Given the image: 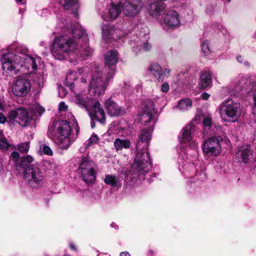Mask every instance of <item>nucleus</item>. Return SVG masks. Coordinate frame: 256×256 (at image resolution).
<instances>
[{
	"instance_id": "nucleus-1",
	"label": "nucleus",
	"mask_w": 256,
	"mask_h": 256,
	"mask_svg": "<svg viewBox=\"0 0 256 256\" xmlns=\"http://www.w3.org/2000/svg\"><path fill=\"white\" fill-rule=\"evenodd\" d=\"M28 50L24 46H19L16 48L15 54L8 52L4 54L0 59L2 68L4 72H20L26 75L35 72L42 62L38 56L28 55Z\"/></svg>"
},
{
	"instance_id": "nucleus-2",
	"label": "nucleus",
	"mask_w": 256,
	"mask_h": 256,
	"mask_svg": "<svg viewBox=\"0 0 256 256\" xmlns=\"http://www.w3.org/2000/svg\"><path fill=\"white\" fill-rule=\"evenodd\" d=\"M88 70L86 68L78 69V70L68 72L66 78V82L70 88L73 92H75L74 98V102L82 108L86 110H88L90 106L94 103V99L88 96L82 94H76V90H79L78 84L80 82L86 85L88 72Z\"/></svg>"
},
{
	"instance_id": "nucleus-3",
	"label": "nucleus",
	"mask_w": 256,
	"mask_h": 256,
	"mask_svg": "<svg viewBox=\"0 0 256 256\" xmlns=\"http://www.w3.org/2000/svg\"><path fill=\"white\" fill-rule=\"evenodd\" d=\"M79 42L80 40L61 34L54 38L50 48L51 53L56 60H62L69 57L72 60V56H75L78 50Z\"/></svg>"
},
{
	"instance_id": "nucleus-4",
	"label": "nucleus",
	"mask_w": 256,
	"mask_h": 256,
	"mask_svg": "<svg viewBox=\"0 0 256 256\" xmlns=\"http://www.w3.org/2000/svg\"><path fill=\"white\" fill-rule=\"evenodd\" d=\"M70 131L66 120L56 121L50 125L48 134L60 148L66 150L72 142L70 138Z\"/></svg>"
},
{
	"instance_id": "nucleus-5",
	"label": "nucleus",
	"mask_w": 256,
	"mask_h": 256,
	"mask_svg": "<svg viewBox=\"0 0 256 256\" xmlns=\"http://www.w3.org/2000/svg\"><path fill=\"white\" fill-rule=\"evenodd\" d=\"M218 109L220 118L225 122H237L240 115V104L232 100L224 101Z\"/></svg>"
},
{
	"instance_id": "nucleus-6",
	"label": "nucleus",
	"mask_w": 256,
	"mask_h": 256,
	"mask_svg": "<svg viewBox=\"0 0 256 256\" xmlns=\"http://www.w3.org/2000/svg\"><path fill=\"white\" fill-rule=\"evenodd\" d=\"M92 71L90 92L94 94L95 96H99L104 94L109 80L112 78H109L108 72H106L107 74L104 78L103 74L100 71L99 68L96 66H94Z\"/></svg>"
},
{
	"instance_id": "nucleus-7",
	"label": "nucleus",
	"mask_w": 256,
	"mask_h": 256,
	"mask_svg": "<svg viewBox=\"0 0 256 256\" xmlns=\"http://www.w3.org/2000/svg\"><path fill=\"white\" fill-rule=\"evenodd\" d=\"M137 154L132 166L131 174H144L146 173L152 167L149 153L145 150L144 152H140L137 150Z\"/></svg>"
},
{
	"instance_id": "nucleus-8",
	"label": "nucleus",
	"mask_w": 256,
	"mask_h": 256,
	"mask_svg": "<svg viewBox=\"0 0 256 256\" xmlns=\"http://www.w3.org/2000/svg\"><path fill=\"white\" fill-rule=\"evenodd\" d=\"M251 86L247 78L240 74L234 79L228 88L229 92L232 96L246 95L252 90Z\"/></svg>"
},
{
	"instance_id": "nucleus-9",
	"label": "nucleus",
	"mask_w": 256,
	"mask_h": 256,
	"mask_svg": "<svg viewBox=\"0 0 256 256\" xmlns=\"http://www.w3.org/2000/svg\"><path fill=\"white\" fill-rule=\"evenodd\" d=\"M24 177L32 187L37 188L43 184L44 176L39 168L34 165H30L24 170Z\"/></svg>"
},
{
	"instance_id": "nucleus-10",
	"label": "nucleus",
	"mask_w": 256,
	"mask_h": 256,
	"mask_svg": "<svg viewBox=\"0 0 256 256\" xmlns=\"http://www.w3.org/2000/svg\"><path fill=\"white\" fill-rule=\"evenodd\" d=\"M80 176L82 180L87 184L92 183L96 178V164L86 158L82 159L79 166Z\"/></svg>"
},
{
	"instance_id": "nucleus-11",
	"label": "nucleus",
	"mask_w": 256,
	"mask_h": 256,
	"mask_svg": "<svg viewBox=\"0 0 256 256\" xmlns=\"http://www.w3.org/2000/svg\"><path fill=\"white\" fill-rule=\"evenodd\" d=\"M202 150L209 156H218L222 152L220 140L216 136H211L203 142Z\"/></svg>"
},
{
	"instance_id": "nucleus-12",
	"label": "nucleus",
	"mask_w": 256,
	"mask_h": 256,
	"mask_svg": "<svg viewBox=\"0 0 256 256\" xmlns=\"http://www.w3.org/2000/svg\"><path fill=\"white\" fill-rule=\"evenodd\" d=\"M58 26L62 29H70L72 31L73 38L79 40L82 38L85 42H88V36L85 30L80 26H78L76 28H73L72 24L69 20H59L58 22Z\"/></svg>"
},
{
	"instance_id": "nucleus-13",
	"label": "nucleus",
	"mask_w": 256,
	"mask_h": 256,
	"mask_svg": "<svg viewBox=\"0 0 256 256\" xmlns=\"http://www.w3.org/2000/svg\"><path fill=\"white\" fill-rule=\"evenodd\" d=\"M12 90L15 96L20 97L25 96L30 91V82L26 78H18L14 82Z\"/></svg>"
},
{
	"instance_id": "nucleus-14",
	"label": "nucleus",
	"mask_w": 256,
	"mask_h": 256,
	"mask_svg": "<svg viewBox=\"0 0 256 256\" xmlns=\"http://www.w3.org/2000/svg\"><path fill=\"white\" fill-rule=\"evenodd\" d=\"M155 112L154 106L153 102L146 104L143 111L138 114V121L144 125L152 122V124H150L148 126L153 127L154 124V122L153 120V116Z\"/></svg>"
},
{
	"instance_id": "nucleus-15",
	"label": "nucleus",
	"mask_w": 256,
	"mask_h": 256,
	"mask_svg": "<svg viewBox=\"0 0 256 256\" xmlns=\"http://www.w3.org/2000/svg\"><path fill=\"white\" fill-rule=\"evenodd\" d=\"M101 28L102 36L106 41L116 40L126 35L122 30L109 24L102 25Z\"/></svg>"
},
{
	"instance_id": "nucleus-16",
	"label": "nucleus",
	"mask_w": 256,
	"mask_h": 256,
	"mask_svg": "<svg viewBox=\"0 0 256 256\" xmlns=\"http://www.w3.org/2000/svg\"><path fill=\"white\" fill-rule=\"evenodd\" d=\"M10 120H14L20 125L25 126L29 122V116L27 111L22 108H18L10 111L8 115Z\"/></svg>"
},
{
	"instance_id": "nucleus-17",
	"label": "nucleus",
	"mask_w": 256,
	"mask_h": 256,
	"mask_svg": "<svg viewBox=\"0 0 256 256\" xmlns=\"http://www.w3.org/2000/svg\"><path fill=\"white\" fill-rule=\"evenodd\" d=\"M104 71L108 72L109 78H112L116 70V64L118 62V52L111 50L107 52L105 56Z\"/></svg>"
},
{
	"instance_id": "nucleus-18",
	"label": "nucleus",
	"mask_w": 256,
	"mask_h": 256,
	"mask_svg": "<svg viewBox=\"0 0 256 256\" xmlns=\"http://www.w3.org/2000/svg\"><path fill=\"white\" fill-rule=\"evenodd\" d=\"M86 111L88 112L92 118L96 120L101 124H105L106 114L102 106L98 101H96L94 100V103L90 106L89 110Z\"/></svg>"
},
{
	"instance_id": "nucleus-19",
	"label": "nucleus",
	"mask_w": 256,
	"mask_h": 256,
	"mask_svg": "<svg viewBox=\"0 0 256 256\" xmlns=\"http://www.w3.org/2000/svg\"><path fill=\"white\" fill-rule=\"evenodd\" d=\"M150 73L154 76L158 82H162L164 80V77L168 78L170 75L171 70L169 68L162 69V66L158 64H152L148 68Z\"/></svg>"
},
{
	"instance_id": "nucleus-20",
	"label": "nucleus",
	"mask_w": 256,
	"mask_h": 256,
	"mask_svg": "<svg viewBox=\"0 0 256 256\" xmlns=\"http://www.w3.org/2000/svg\"><path fill=\"white\" fill-rule=\"evenodd\" d=\"M164 22V24L171 28H175L180 26V15L174 10H170L166 13Z\"/></svg>"
},
{
	"instance_id": "nucleus-21",
	"label": "nucleus",
	"mask_w": 256,
	"mask_h": 256,
	"mask_svg": "<svg viewBox=\"0 0 256 256\" xmlns=\"http://www.w3.org/2000/svg\"><path fill=\"white\" fill-rule=\"evenodd\" d=\"M104 105L108 114L112 116H118L125 113L124 110L111 98L106 100Z\"/></svg>"
},
{
	"instance_id": "nucleus-22",
	"label": "nucleus",
	"mask_w": 256,
	"mask_h": 256,
	"mask_svg": "<svg viewBox=\"0 0 256 256\" xmlns=\"http://www.w3.org/2000/svg\"><path fill=\"white\" fill-rule=\"evenodd\" d=\"M60 3L64 10L72 11L76 18H78V10L80 4L78 0H59Z\"/></svg>"
},
{
	"instance_id": "nucleus-23",
	"label": "nucleus",
	"mask_w": 256,
	"mask_h": 256,
	"mask_svg": "<svg viewBox=\"0 0 256 256\" xmlns=\"http://www.w3.org/2000/svg\"><path fill=\"white\" fill-rule=\"evenodd\" d=\"M122 9V3L118 2L117 4L114 2H111V4L108 8V15L102 16V18L105 20H110L116 19L120 13Z\"/></svg>"
},
{
	"instance_id": "nucleus-24",
	"label": "nucleus",
	"mask_w": 256,
	"mask_h": 256,
	"mask_svg": "<svg viewBox=\"0 0 256 256\" xmlns=\"http://www.w3.org/2000/svg\"><path fill=\"white\" fill-rule=\"evenodd\" d=\"M86 42V43L84 45H81L80 46H78V50L77 54H75L76 58L74 59V60H83L92 56L93 50L89 46L87 43L88 42Z\"/></svg>"
},
{
	"instance_id": "nucleus-25",
	"label": "nucleus",
	"mask_w": 256,
	"mask_h": 256,
	"mask_svg": "<svg viewBox=\"0 0 256 256\" xmlns=\"http://www.w3.org/2000/svg\"><path fill=\"white\" fill-rule=\"evenodd\" d=\"M194 130L192 125H188L182 130L181 134L179 136V140L181 143L186 144L190 142L192 138V134Z\"/></svg>"
},
{
	"instance_id": "nucleus-26",
	"label": "nucleus",
	"mask_w": 256,
	"mask_h": 256,
	"mask_svg": "<svg viewBox=\"0 0 256 256\" xmlns=\"http://www.w3.org/2000/svg\"><path fill=\"white\" fill-rule=\"evenodd\" d=\"M104 182L106 184L116 188H120L122 186V180L120 177L114 174H106Z\"/></svg>"
},
{
	"instance_id": "nucleus-27",
	"label": "nucleus",
	"mask_w": 256,
	"mask_h": 256,
	"mask_svg": "<svg viewBox=\"0 0 256 256\" xmlns=\"http://www.w3.org/2000/svg\"><path fill=\"white\" fill-rule=\"evenodd\" d=\"M199 86L201 88H205L210 86L212 82V78L210 73L204 71L200 76Z\"/></svg>"
},
{
	"instance_id": "nucleus-28",
	"label": "nucleus",
	"mask_w": 256,
	"mask_h": 256,
	"mask_svg": "<svg viewBox=\"0 0 256 256\" xmlns=\"http://www.w3.org/2000/svg\"><path fill=\"white\" fill-rule=\"evenodd\" d=\"M250 154V150L248 146L246 148L242 147L236 152V158L239 162H243L246 164L248 162Z\"/></svg>"
},
{
	"instance_id": "nucleus-29",
	"label": "nucleus",
	"mask_w": 256,
	"mask_h": 256,
	"mask_svg": "<svg viewBox=\"0 0 256 256\" xmlns=\"http://www.w3.org/2000/svg\"><path fill=\"white\" fill-rule=\"evenodd\" d=\"M114 146L116 151L122 150V149H128L130 148V142L128 138H117L115 140Z\"/></svg>"
},
{
	"instance_id": "nucleus-30",
	"label": "nucleus",
	"mask_w": 256,
	"mask_h": 256,
	"mask_svg": "<svg viewBox=\"0 0 256 256\" xmlns=\"http://www.w3.org/2000/svg\"><path fill=\"white\" fill-rule=\"evenodd\" d=\"M192 106V101L189 98H184L180 100L177 104V108L182 111L190 110Z\"/></svg>"
},
{
	"instance_id": "nucleus-31",
	"label": "nucleus",
	"mask_w": 256,
	"mask_h": 256,
	"mask_svg": "<svg viewBox=\"0 0 256 256\" xmlns=\"http://www.w3.org/2000/svg\"><path fill=\"white\" fill-rule=\"evenodd\" d=\"M153 130V127L148 126V129H144L142 130L140 136V140L142 142H147L150 139L151 133Z\"/></svg>"
},
{
	"instance_id": "nucleus-32",
	"label": "nucleus",
	"mask_w": 256,
	"mask_h": 256,
	"mask_svg": "<svg viewBox=\"0 0 256 256\" xmlns=\"http://www.w3.org/2000/svg\"><path fill=\"white\" fill-rule=\"evenodd\" d=\"M33 162V158L30 156L28 155L25 157L22 158L18 165V168H22L25 170L30 166L32 165L30 164Z\"/></svg>"
},
{
	"instance_id": "nucleus-33",
	"label": "nucleus",
	"mask_w": 256,
	"mask_h": 256,
	"mask_svg": "<svg viewBox=\"0 0 256 256\" xmlns=\"http://www.w3.org/2000/svg\"><path fill=\"white\" fill-rule=\"evenodd\" d=\"M210 42L208 40L204 41L202 44V50L205 56H208L210 53V50L209 46Z\"/></svg>"
},
{
	"instance_id": "nucleus-34",
	"label": "nucleus",
	"mask_w": 256,
	"mask_h": 256,
	"mask_svg": "<svg viewBox=\"0 0 256 256\" xmlns=\"http://www.w3.org/2000/svg\"><path fill=\"white\" fill-rule=\"evenodd\" d=\"M40 149L42 150L44 154L52 156L53 152L50 148L46 144H42L40 143Z\"/></svg>"
},
{
	"instance_id": "nucleus-35",
	"label": "nucleus",
	"mask_w": 256,
	"mask_h": 256,
	"mask_svg": "<svg viewBox=\"0 0 256 256\" xmlns=\"http://www.w3.org/2000/svg\"><path fill=\"white\" fill-rule=\"evenodd\" d=\"M30 148V143L28 142H25L19 144L17 146V148L23 153H26L28 152Z\"/></svg>"
},
{
	"instance_id": "nucleus-36",
	"label": "nucleus",
	"mask_w": 256,
	"mask_h": 256,
	"mask_svg": "<svg viewBox=\"0 0 256 256\" xmlns=\"http://www.w3.org/2000/svg\"><path fill=\"white\" fill-rule=\"evenodd\" d=\"M10 160L13 161L16 168H18V165L21 159L20 158V154L16 152H13L10 154Z\"/></svg>"
},
{
	"instance_id": "nucleus-37",
	"label": "nucleus",
	"mask_w": 256,
	"mask_h": 256,
	"mask_svg": "<svg viewBox=\"0 0 256 256\" xmlns=\"http://www.w3.org/2000/svg\"><path fill=\"white\" fill-rule=\"evenodd\" d=\"M236 60L239 64L244 66L246 68H249L250 66V62L247 60H245L243 56H242L241 55H238L236 56Z\"/></svg>"
},
{
	"instance_id": "nucleus-38",
	"label": "nucleus",
	"mask_w": 256,
	"mask_h": 256,
	"mask_svg": "<svg viewBox=\"0 0 256 256\" xmlns=\"http://www.w3.org/2000/svg\"><path fill=\"white\" fill-rule=\"evenodd\" d=\"M99 138L95 134H92L88 140V145L92 146L98 144L99 142Z\"/></svg>"
},
{
	"instance_id": "nucleus-39",
	"label": "nucleus",
	"mask_w": 256,
	"mask_h": 256,
	"mask_svg": "<svg viewBox=\"0 0 256 256\" xmlns=\"http://www.w3.org/2000/svg\"><path fill=\"white\" fill-rule=\"evenodd\" d=\"M10 144L8 142L6 139L3 137V134L0 138V149L7 148Z\"/></svg>"
},
{
	"instance_id": "nucleus-40",
	"label": "nucleus",
	"mask_w": 256,
	"mask_h": 256,
	"mask_svg": "<svg viewBox=\"0 0 256 256\" xmlns=\"http://www.w3.org/2000/svg\"><path fill=\"white\" fill-rule=\"evenodd\" d=\"M188 143L189 147L194 151V154L196 155L198 149V143L196 141L192 140Z\"/></svg>"
},
{
	"instance_id": "nucleus-41",
	"label": "nucleus",
	"mask_w": 256,
	"mask_h": 256,
	"mask_svg": "<svg viewBox=\"0 0 256 256\" xmlns=\"http://www.w3.org/2000/svg\"><path fill=\"white\" fill-rule=\"evenodd\" d=\"M253 98L254 102V121L256 123L255 128H256V88L253 90L252 91Z\"/></svg>"
},
{
	"instance_id": "nucleus-42",
	"label": "nucleus",
	"mask_w": 256,
	"mask_h": 256,
	"mask_svg": "<svg viewBox=\"0 0 256 256\" xmlns=\"http://www.w3.org/2000/svg\"><path fill=\"white\" fill-rule=\"evenodd\" d=\"M202 124L204 126H210L212 124V118L209 116L205 117L202 120Z\"/></svg>"
},
{
	"instance_id": "nucleus-43",
	"label": "nucleus",
	"mask_w": 256,
	"mask_h": 256,
	"mask_svg": "<svg viewBox=\"0 0 256 256\" xmlns=\"http://www.w3.org/2000/svg\"><path fill=\"white\" fill-rule=\"evenodd\" d=\"M34 112L36 114L38 113L39 115H41L44 111V110L40 106L36 105L34 106Z\"/></svg>"
},
{
	"instance_id": "nucleus-44",
	"label": "nucleus",
	"mask_w": 256,
	"mask_h": 256,
	"mask_svg": "<svg viewBox=\"0 0 256 256\" xmlns=\"http://www.w3.org/2000/svg\"><path fill=\"white\" fill-rule=\"evenodd\" d=\"M170 89V86L168 83L164 82L161 86V91L163 92H167Z\"/></svg>"
},
{
	"instance_id": "nucleus-45",
	"label": "nucleus",
	"mask_w": 256,
	"mask_h": 256,
	"mask_svg": "<svg viewBox=\"0 0 256 256\" xmlns=\"http://www.w3.org/2000/svg\"><path fill=\"white\" fill-rule=\"evenodd\" d=\"M12 120H10L8 118L4 116V114L2 112H0V124H4L6 122H10Z\"/></svg>"
},
{
	"instance_id": "nucleus-46",
	"label": "nucleus",
	"mask_w": 256,
	"mask_h": 256,
	"mask_svg": "<svg viewBox=\"0 0 256 256\" xmlns=\"http://www.w3.org/2000/svg\"><path fill=\"white\" fill-rule=\"evenodd\" d=\"M142 49L144 51H147L150 50L151 45L148 42H145L142 45Z\"/></svg>"
},
{
	"instance_id": "nucleus-47",
	"label": "nucleus",
	"mask_w": 256,
	"mask_h": 256,
	"mask_svg": "<svg viewBox=\"0 0 256 256\" xmlns=\"http://www.w3.org/2000/svg\"><path fill=\"white\" fill-rule=\"evenodd\" d=\"M68 109V106L64 102H61L59 104V110L60 112L66 111Z\"/></svg>"
},
{
	"instance_id": "nucleus-48",
	"label": "nucleus",
	"mask_w": 256,
	"mask_h": 256,
	"mask_svg": "<svg viewBox=\"0 0 256 256\" xmlns=\"http://www.w3.org/2000/svg\"><path fill=\"white\" fill-rule=\"evenodd\" d=\"M201 96L203 100H206L210 98V94L206 92H204Z\"/></svg>"
},
{
	"instance_id": "nucleus-49",
	"label": "nucleus",
	"mask_w": 256,
	"mask_h": 256,
	"mask_svg": "<svg viewBox=\"0 0 256 256\" xmlns=\"http://www.w3.org/2000/svg\"><path fill=\"white\" fill-rule=\"evenodd\" d=\"M120 256H130V254L127 252H124L120 254Z\"/></svg>"
},
{
	"instance_id": "nucleus-50",
	"label": "nucleus",
	"mask_w": 256,
	"mask_h": 256,
	"mask_svg": "<svg viewBox=\"0 0 256 256\" xmlns=\"http://www.w3.org/2000/svg\"><path fill=\"white\" fill-rule=\"evenodd\" d=\"M16 2L17 3H18L20 4H22L25 3L26 0H16Z\"/></svg>"
},
{
	"instance_id": "nucleus-51",
	"label": "nucleus",
	"mask_w": 256,
	"mask_h": 256,
	"mask_svg": "<svg viewBox=\"0 0 256 256\" xmlns=\"http://www.w3.org/2000/svg\"><path fill=\"white\" fill-rule=\"evenodd\" d=\"M43 82H44V78H43V77H42V80H38V82H38V84L40 86V85H41V84H42H42H43Z\"/></svg>"
},
{
	"instance_id": "nucleus-52",
	"label": "nucleus",
	"mask_w": 256,
	"mask_h": 256,
	"mask_svg": "<svg viewBox=\"0 0 256 256\" xmlns=\"http://www.w3.org/2000/svg\"><path fill=\"white\" fill-rule=\"evenodd\" d=\"M70 246L72 250H76V246L73 244H70Z\"/></svg>"
},
{
	"instance_id": "nucleus-53",
	"label": "nucleus",
	"mask_w": 256,
	"mask_h": 256,
	"mask_svg": "<svg viewBox=\"0 0 256 256\" xmlns=\"http://www.w3.org/2000/svg\"><path fill=\"white\" fill-rule=\"evenodd\" d=\"M4 105L2 104L1 102H0V110H4Z\"/></svg>"
},
{
	"instance_id": "nucleus-54",
	"label": "nucleus",
	"mask_w": 256,
	"mask_h": 256,
	"mask_svg": "<svg viewBox=\"0 0 256 256\" xmlns=\"http://www.w3.org/2000/svg\"><path fill=\"white\" fill-rule=\"evenodd\" d=\"M111 226L113 227V228H118V226L116 224H114V222H112L111 224Z\"/></svg>"
},
{
	"instance_id": "nucleus-55",
	"label": "nucleus",
	"mask_w": 256,
	"mask_h": 256,
	"mask_svg": "<svg viewBox=\"0 0 256 256\" xmlns=\"http://www.w3.org/2000/svg\"><path fill=\"white\" fill-rule=\"evenodd\" d=\"M216 128L217 130H220L222 132V127L221 126H218V127L216 126Z\"/></svg>"
},
{
	"instance_id": "nucleus-56",
	"label": "nucleus",
	"mask_w": 256,
	"mask_h": 256,
	"mask_svg": "<svg viewBox=\"0 0 256 256\" xmlns=\"http://www.w3.org/2000/svg\"><path fill=\"white\" fill-rule=\"evenodd\" d=\"M223 2H226L228 3H229L230 2L231 0H222Z\"/></svg>"
},
{
	"instance_id": "nucleus-57",
	"label": "nucleus",
	"mask_w": 256,
	"mask_h": 256,
	"mask_svg": "<svg viewBox=\"0 0 256 256\" xmlns=\"http://www.w3.org/2000/svg\"><path fill=\"white\" fill-rule=\"evenodd\" d=\"M2 132L1 130H0V138L2 137Z\"/></svg>"
},
{
	"instance_id": "nucleus-58",
	"label": "nucleus",
	"mask_w": 256,
	"mask_h": 256,
	"mask_svg": "<svg viewBox=\"0 0 256 256\" xmlns=\"http://www.w3.org/2000/svg\"><path fill=\"white\" fill-rule=\"evenodd\" d=\"M2 170V166L1 164H0V172Z\"/></svg>"
},
{
	"instance_id": "nucleus-59",
	"label": "nucleus",
	"mask_w": 256,
	"mask_h": 256,
	"mask_svg": "<svg viewBox=\"0 0 256 256\" xmlns=\"http://www.w3.org/2000/svg\"><path fill=\"white\" fill-rule=\"evenodd\" d=\"M94 124H92V128H94Z\"/></svg>"
}]
</instances>
